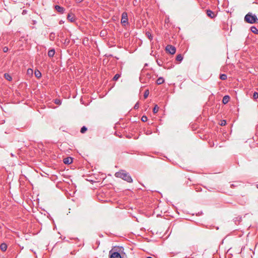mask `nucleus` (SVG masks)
Segmentation results:
<instances>
[{
	"label": "nucleus",
	"instance_id": "5701e85b",
	"mask_svg": "<svg viewBox=\"0 0 258 258\" xmlns=\"http://www.w3.org/2000/svg\"><path fill=\"white\" fill-rule=\"evenodd\" d=\"M159 108V107H158V106L157 104H156L154 106V107L153 108V113H156L158 111Z\"/></svg>",
	"mask_w": 258,
	"mask_h": 258
},
{
	"label": "nucleus",
	"instance_id": "1a4fd4ad",
	"mask_svg": "<svg viewBox=\"0 0 258 258\" xmlns=\"http://www.w3.org/2000/svg\"><path fill=\"white\" fill-rule=\"evenodd\" d=\"M67 19L69 21L71 22H74L75 21V17L74 15V14L71 13V14H69L67 16Z\"/></svg>",
	"mask_w": 258,
	"mask_h": 258
},
{
	"label": "nucleus",
	"instance_id": "de8ad7c7",
	"mask_svg": "<svg viewBox=\"0 0 258 258\" xmlns=\"http://www.w3.org/2000/svg\"><path fill=\"white\" fill-rule=\"evenodd\" d=\"M256 187L258 188V184H256Z\"/></svg>",
	"mask_w": 258,
	"mask_h": 258
},
{
	"label": "nucleus",
	"instance_id": "f257e3e1",
	"mask_svg": "<svg viewBox=\"0 0 258 258\" xmlns=\"http://www.w3.org/2000/svg\"><path fill=\"white\" fill-rule=\"evenodd\" d=\"M126 255L122 246H114L109 252V258H124Z\"/></svg>",
	"mask_w": 258,
	"mask_h": 258
},
{
	"label": "nucleus",
	"instance_id": "4c0bfd02",
	"mask_svg": "<svg viewBox=\"0 0 258 258\" xmlns=\"http://www.w3.org/2000/svg\"><path fill=\"white\" fill-rule=\"evenodd\" d=\"M197 191H202V188L201 187L197 188Z\"/></svg>",
	"mask_w": 258,
	"mask_h": 258
},
{
	"label": "nucleus",
	"instance_id": "aec40b11",
	"mask_svg": "<svg viewBox=\"0 0 258 258\" xmlns=\"http://www.w3.org/2000/svg\"><path fill=\"white\" fill-rule=\"evenodd\" d=\"M34 74L37 78H40L42 76L41 73L38 70L35 71Z\"/></svg>",
	"mask_w": 258,
	"mask_h": 258
},
{
	"label": "nucleus",
	"instance_id": "b1692460",
	"mask_svg": "<svg viewBox=\"0 0 258 258\" xmlns=\"http://www.w3.org/2000/svg\"><path fill=\"white\" fill-rule=\"evenodd\" d=\"M87 131V127H86L85 126H83L81 128V130H80V132L82 133V134H84L85 133H86V132Z\"/></svg>",
	"mask_w": 258,
	"mask_h": 258
},
{
	"label": "nucleus",
	"instance_id": "2eb2a0df",
	"mask_svg": "<svg viewBox=\"0 0 258 258\" xmlns=\"http://www.w3.org/2000/svg\"><path fill=\"white\" fill-rule=\"evenodd\" d=\"M146 35L148 39L151 41L153 40V37L152 33L150 31H147L146 32Z\"/></svg>",
	"mask_w": 258,
	"mask_h": 258
},
{
	"label": "nucleus",
	"instance_id": "bb28decb",
	"mask_svg": "<svg viewBox=\"0 0 258 258\" xmlns=\"http://www.w3.org/2000/svg\"><path fill=\"white\" fill-rule=\"evenodd\" d=\"M156 62H157V64H158L159 66H160V67L162 66V64H163V61H162V60H158V59H157V60H156Z\"/></svg>",
	"mask_w": 258,
	"mask_h": 258
},
{
	"label": "nucleus",
	"instance_id": "423d86ee",
	"mask_svg": "<svg viewBox=\"0 0 258 258\" xmlns=\"http://www.w3.org/2000/svg\"><path fill=\"white\" fill-rule=\"evenodd\" d=\"M55 10L60 14H63L65 11V9L59 5H55L54 6Z\"/></svg>",
	"mask_w": 258,
	"mask_h": 258
},
{
	"label": "nucleus",
	"instance_id": "cd10ccee",
	"mask_svg": "<svg viewBox=\"0 0 258 258\" xmlns=\"http://www.w3.org/2000/svg\"><path fill=\"white\" fill-rule=\"evenodd\" d=\"M147 120H148V118H147V116H146V115H143L141 118V120L143 122H146L147 121Z\"/></svg>",
	"mask_w": 258,
	"mask_h": 258
},
{
	"label": "nucleus",
	"instance_id": "f3484780",
	"mask_svg": "<svg viewBox=\"0 0 258 258\" xmlns=\"http://www.w3.org/2000/svg\"><path fill=\"white\" fill-rule=\"evenodd\" d=\"M4 78L9 81H11L12 80V76L8 73H5L4 74Z\"/></svg>",
	"mask_w": 258,
	"mask_h": 258
},
{
	"label": "nucleus",
	"instance_id": "f03ea898",
	"mask_svg": "<svg viewBox=\"0 0 258 258\" xmlns=\"http://www.w3.org/2000/svg\"><path fill=\"white\" fill-rule=\"evenodd\" d=\"M116 177L120 178L127 182L131 183L133 182V179L130 174L124 170H120L115 174Z\"/></svg>",
	"mask_w": 258,
	"mask_h": 258
},
{
	"label": "nucleus",
	"instance_id": "4468645a",
	"mask_svg": "<svg viewBox=\"0 0 258 258\" xmlns=\"http://www.w3.org/2000/svg\"><path fill=\"white\" fill-rule=\"evenodd\" d=\"M7 247L8 246L6 243H2L0 245V248L3 251H6Z\"/></svg>",
	"mask_w": 258,
	"mask_h": 258
},
{
	"label": "nucleus",
	"instance_id": "4be33fe9",
	"mask_svg": "<svg viewBox=\"0 0 258 258\" xmlns=\"http://www.w3.org/2000/svg\"><path fill=\"white\" fill-rule=\"evenodd\" d=\"M183 57L182 54H179L176 57V60L178 61H181L182 60Z\"/></svg>",
	"mask_w": 258,
	"mask_h": 258
},
{
	"label": "nucleus",
	"instance_id": "20e7f679",
	"mask_svg": "<svg viewBox=\"0 0 258 258\" xmlns=\"http://www.w3.org/2000/svg\"><path fill=\"white\" fill-rule=\"evenodd\" d=\"M121 23L123 26H126V25L128 24V17L127 13H122L121 15Z\"/></svg>",
	"mask_w": 258,
	"mask_h": 258
},
{
	"label": "nucleus",
	"instance_id": "c03bdc74",
	"mask_svg": "<svg viewBox=\"0 0 258 258\" xmlns=\"http://www.w3.org/2000/svg\"><path fill=\"white\" fill-rule=\"evenodd\" d=\"M231 186H234V185L232 184L231 185Z\"/></svg>",
	"mask_w": 258,
	"mask_h": 258
},
{
	"label": "nucleus",
	"instance_id": "39448f33",
	"mask_svg": "<svg viewBox=\"0 0 258 258\" xmlns=\"http://www.w3.org/2000/svg\"><path fill=\"white\" fill-rule=\"evenodd\" d=\"M166 51L171 54H174L176 52V48L171 45H167L165 48Z\"/></svg>",
	"mask_w": 258,
	"mask_h": 258
},
{
	"label": "nucleus",
	"instance_id": "393cba45",
	"mask_svg": "<svg viewBox=\"0 0 258 258\" xmlns=\"http://www.w3.org/2000/svg\"><path fill=\"white\" fill-rule=\"evenodd\" d=\"M149 95V90H146L144 93V98H147Z\"/></svg>",
	"mask_w": 258,
	"mask_h": 258
},
{
	"label": "nucleus",
	"instance_id": "f8f14e48",
	"mask_svg": "<svg viewBox=\"0 0 258 258\" xmlns=\"http://www.w3.org/2000/svg\"><path fill=\"white\" fill-rule=\"evenodd\" d=\"M242 220L241 217H237L233 219V221L235 224L237 225L240 223Z\"/></svg>",
	"mask_w": 258,
	"mask_h": 258
},
{
	"label": "nucleus",
	"instance_id": "c85d7f7f",
	"mask_svg": "<svg viewBox=\"0 0 258 258\" xmlns=\"http://www.w3.org/2000/svg\"><path fill=\"white\" fill-rule=\"evenodd\" d=\"M253 98L254 99L258 98V92H254L253 94Z\"/></svg>",
	"mask_w": 258,
	"mask_h": 258
},
{
	"label": "nucleus",
	"instance_id": "c756f323",
	"mask_svg": "<svg viewBox=\"0 0 258 258\" xmlns=\"http://www.w3.org/2000/svg\"><path fill=\"white\" fill-rule=\"evenodd\" d=\"M9 50V48L7 46H4L3 48V51L4 52H7Z\"/></svg>",
	"mask_w": 258,
	"mask_h": 258
},
{
	"label": "nucleus",
	"instance_id": "49530a36",
	"mask_svg": "<svg viewBox=\"0 0 258 258\" xmlns=\"http://www.w3.org/2000/svg\"><path fill=\"white\" fill-rule=\"evenodd\" d=\"M11 156H14V155L12 153H11Z\"/></svg>",
	"mask_w": 258,
	"mask_h": 258
},
{
	"label": "nucleus",
	"instance_id": "3c124183",
	"mask_svg": "<svg viewBox=\"0 0 258 258\" xmlns=\"http://www.w3.org/2000/svg\"><path fill=\"white\" fill-rule=\"evenodd\" d=\"M243 248H241V251H242Z\"/></svg>",
	"mask_w": 258,
	"mask_h": 258
},
{
	"label": "nucleus",
	"instance_id": "7c9ffc66",
	"mask_svg": "<svg viewBox=\"0 0 258 258\" xmlns=\"http://www.w3.org/2000/svg\"><path fill=\"white\" fill-rule=\"evenodd\" d=\"M204 187L206 188L209 191H212V190L215 189V187H207V186H204Z\"/></svg>",
	"mask_w": 258,
	"mask_h": 258
},
{
	"label": "nucleus",
	"instance_id": "6ab92c4d",
	"mask_svg": "<svg viewBox=\"0 0 258 258\" xmlns=\"http://www.w3.org/2000/svg\"><path fill=\"white\" fill-rule=\"evenodd\" d=\"M49 39L51 41H53L55 37V34L54 32H51L49 35Z\"/></svg>",
	"mask_w": 258,
	"mask_h": 258
},
{
	"label": "nucleus",
	"instance_id": "f704fd0d",
	"mask_svg": "<svg viewBox=\"0 0 258 258\" xmlns=\"http://www.w3.org/2000/svg\"><path fill=\"white\" fill-rule=\"evenodd\" d=\"M146 134L147 135H151L152 134V132L150 131H148L146 132Z\"/></svg>",
	"mask_w": 258,
	"mask_h": 258
},
{
	"label": "nucleus",
	"instance_id": "9d476101",
	"mask_svg": "<svg viewBox=\"0 0 258 258\" xmlns=\"http://www.w3.org/2000/svg\"><path fill=\"white\" fill-rule=\"evenodd\" d=\"M229 99H230V97L229 95H225L223 97V99H222V103L224 104H227L229 101Z\"/></svg>",
	"mask_w": 258,
	"mask_h": 258
},
{
	"label": "nucleus",
	"instance_id": "ddd939ff",
	"mask_svg": "<svg viewBox=\"0 0 258 258\" xmlns=\"http://www.w3.org/2000/svg\"><path fill=\"white\" fill-rule=\"evenodd\" d=\"M164 81H165V80H164V78L162 77H160L157 79V80L156 81V83L158 85H161V84H162L164 82Z\"/></svg>",
	"mask_w": 258,
	"mask_h": 258
},
{
	"label": "nucleus",
	"instance_id": "a18cd8bd",
	"mask_svg": "<svg viewBox=\"0 0 258 258\" xmlns=\"http://www.w3.org/2000/svg\"><path fill=\"white\" fill-rule=\"evenodd\" d=\"M99 236H100V237H102V236H103V235H102V234H101V235H99Z\"/></svg>",
	"mask_w": 258,
	"mask_h": 258
},
{
	"label": "nucleus",
	"instance_id": "c9c22d12",
	"mask_svg": "<svg viewBox=\"0 0 258 258\" xmlns=\"http://www.w3.org/2000/svg\"><path fill=\"white\" fill-rule=\"evenodd\" d=\"M83 1V0H76V3H81Z\"/></svg>",
	"mask_w": 258,
	"mask_h": 258
},
{
	"label": "nucleus",
	"instance_id": "412c9836",
	"mask_svg": "<svg viewBox=\"0 0 258 258\" xmlns=\"http://www.w3.org/2000/svg\"><path fill=\"white\" fill-rule=\"evenodd\" d=\"M227 76L225 74H220L219 78L222 80H225L227 79Z\"/></svg>",
	"mask_w": 258,
	"mask_h": 258
},
{
	"label": "nucleus",
	"instance_id": "e433bc0d",
	"mask_svg": "<svg viewBox=\"0 0 258 258\" xmlns=\"http://www.w3.org/2000/svg\"><path fill=\"white\" fill-rule=\"evenodd\" d=\"M26 13H27V11H26V10H24L23 11V12H22V14H23V15H25V14H26Z\"/></svg>",
	"mask_w": 258,
	"mask_h": 258
},
{
	"label": "nucleus",
	"instance_id": "7ed1b4c3",
	"mask_svg": "<svg viewBox=\"0 0 258 258\" xmlns=\"http://www.w3.org/2000/svg\"><path fill=\"white\" fill-rule=\"evenodd\" d=\"M244 21L249 24H254L257 22L258 19L255 14H252L251 13H248L244 17Z\"/></svg>",
	"mask_w": 258,
	"mask_h": 258
},
{
	"label": "nucleus",
	"instance_id": "9b49d317",
	"mask_svg": "<svg viewBox=\"0 0 258 258\" xmlns=\"http://www.w3.org/2000/svg\"><path fill=\"white\" fill-rule=\"evenodd\" d=\"M55 51L54 48H52L48 50V56L50 57H52L55 54Z\"/></svg>",
	"mask_w": 258,
	"mask_h": 258
},
{
	"label": "nucleus",
	"instance_id": "6e6552de",
	"mask_svg": "<svg viewBox=\"0 0 258 258\" xmlns=\"http://www.w3.org/2000/svg\"><path fill=\"white\" fill-rule=\"evenodd\" d=\"M206 14L207 16L211 18H214L216 17V15H215L214 13L210 9L206 10Z\"/></svg>",
	"mask_w": 258,
	"mask_h": 258
},
{
	"label": "nucleus",
	"instance_id": "473e14b6",
	"mask_svg": "<svg viewBox=\"0 0 258 258\" xmlns=\"http://www.w3.org/2000/svg\"><path fill=\"white\" fill-rule=\"evenodd\" d=\"M226 124V121L225 120H223L221 121L220 125L221 126H224V125H225Z\"/></svg>",
	"mask_w": 258,
	"mask_h": 258
},
{
	"label": "nucleus",
	"instance_id": "37998d69",
	"mask_svg": "<svg viewBox=\"0 0 258 258\" xmlns=\"http://www.w3.org/2000/svg\"><path fill=\"white\" fill-rule=\"evenodd\" d=\"M61 23H62V22L60 21L59 24H61Z\"/></svg>",
	"mask_w": 258,
	"mask_h": 258
},
{
	"label": "nucleus",
	"instance_id": "72a5a7b5",
	"mask_svg": "<svg viewBox=\"0 0 258 258\" xmlns=\"http://www.w3.org/2000/svg\"><path fill=\"white\" fill-rule=\"evenodd\" d=\"M69 43H70V40L68 39H66L64 40V44H65L66 45H68L69 44Z\"/></svg>",
	"mask_w": 258,
	"mask_h": 258
},
{
	"label": "nucleus",
	"instance_id": "58836bf2",
	"mask_svg": "<svg viewBox=\"0 0 258 258\" xmlns=\"http://www.w3.org/2000/svg\"><path fill=\"white\" fill-rule=\"evenodd\" d=\"M33 23H34V24H36V21L35 20H33Z\"/></svg>",
	"mask_w": 258,
	"mask_h": 258
},
{
	"label": "nucleus",
	"instance_id": "79ce46f5",
	"mask_svg": "<svg viewBox=\"0 0 258 258\" xmlns=\"http://www.w3.org/2000/svg\"><path fill=\"white\" fill-rule=\"evenodd\" d=\"M61 23H62V22L60 21L59 24H61Z\"/></svg>",
	"mask_w": 258,
	"mask_h": 258
},
{
	"label": "nucleus",
	"instance_id": "09e8293b",
	"mask_svg": "<svg viewBox=\"0 0 258 258\" xmlns=\"http://www.w3.org/2000/svg\"><path fill=\"white\" fill-rule=\"evenodd\" d=\"M97 243H98L99 244L100 242L99 241H97Z\"/></svg>",
	"mask_w": 258,
	"mask_h": 258
},
{
	"label": "nucleus",
	"instance_id": "0eeeda50",
	"mask_svg": "<svg viewBox=\"0 0 258 258\" xmlns=\"http://www.w3.org/2000/svg\"><path fill=\"white\" fill-rule=\"evenodd\" d=\"M63 162L65 164H70L73 163V158L71 157H67L63 159Z\"/></svg>",
	"mask_w": 258,
	"mask_h": 258
},
{
	"label": "nucleus",
	"instance_id": "a19ab883",
	"mask_svg": "<svg viewBox=\"0 0 258 258\" xmlns=\"http://www.w3.org/2000/svg\"><path fill=\"white\" fill-rule=\"evenodd\" d=\"M147 258H153V257H151V256H148Z\"/></svg>",
	"mask_w": 258,
	"mask_h": 258
},
{
	"label": "nucleus",
	"instance_id": "dca6fc26",
	"mask_svg": "<svg viewBox=\"0 0 258 258\" xmlns=\"http://www.w3.org/2000/svg\"><path fill=\"white\" fill-rule=\"evenodd\" d=\"M250 31L255 34H258V29L256 28V27L254 26H252L250 28Z\"/></svg>",
	"mask_w": 258,
	"mask_h": 258
},
{
	"label": "nucleus",
	"instance_id": "a211bd4d",
	"mask_svg": "<svg viewBox=\"0 0 258 258\" xmlns=\"http://www.w3.org/2000/svg\"><path fill=\"white\" fill-rule=\"evenodd\" d=\"M121 72L116 74L113 78V81H116L118 80V79L121 77Z\"/></svg>",
	"mask_w": 258,
	"mask_h": 258
},
{
	"label": "nucleus",
	"instance_id": "a878e982",
	"mask_svg": "<svg viewBox=\"0 0 258 258\" xmlns=\"http://www.w3.org/2000/svg\"><path fill=\"white\" fill-rule=\"evenodd\" d=\"M54 102L56 104L58 105H61V100L60 99H55L54 100Z\"/></svg>",
	"mask_w": 258,
	"mask_h": 258
},
{
	"label": "nucleus",
	"instance_id": "ea45409f",
	"mask_svg": "<svg viewBox=\"0 0 258 258\" xmlns=\"http://www.w3.org/2000/svg\"><path fill=\"white\" fill-rule=\"evenodd\" d=\"M108 56H112V54H109V55H108Z\"/></svg>",
	"mask_w": 258,
	"mask_h": 258
},
{
	"label": "nucleus",
	"instance_id": "2f4dec72",
	"mask_svg": "<svg viewBox=\"0 0 258 258\" xmlns=\"http://www.w3.org/2000/svg\"><path fill=\"white\" fill-rule=\"evenodd\" d=\"M139 102H137V103L135 104V106H134V109H138V108H139Z\"/></svg>",
	"mask_w": 258,
	"mask_h": 258
},
{
	"label": "nucleus",
	"instance_id": "8fccbe9b",
	"mask_svg": "<svg viewBox=\"0 0 258 258\" xmlns=\"http://www.w3.org/2000/svg\"><path fill=\"white\" fill-rule=\"evenodd\" d=\"M90 181L92 182H94L92 180H90Z\"/></svg>",
	"mask_w": 258,
	"mask_h": 258
}]
</instances>
